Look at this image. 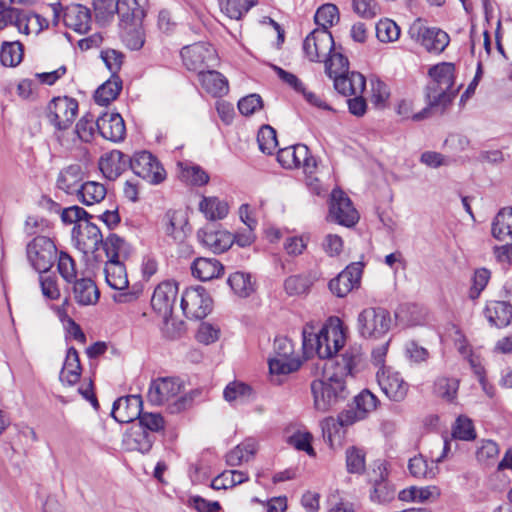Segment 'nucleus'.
<instances>
[{"mask_svg":"<svg viewBox=\"0 0 512 512\" xmlns=\"http://www.w3.org/2000/svg\"><path fill=\"white\" fill-rule=\"evenodd\" d=\"M57 255L58 249L55 243L46 236H36L26 246L27 260L39 274H46L50 271Z\"/></svg>","mask_w":512,"mask_h":512,"instance_id":"nucleus-5","label":"nucleus"},{"mask_svg":"<svg viewBox=\"0 0 512 512\" xmlns=\"http://www.w3.org/2000/svg\"><path fill=\"white\" fill-rule=\"evenodd\" d=\"M177 293L178 286L175 282L171 281L160 283L154 290L151 298V306L165 323H167L172 316Z\"/></svg>","mask_w":512,"mask_h":512,"instance_id":"nucleus-17","label":"nucleus"},{"mask_svg":"<svg viewBox=\"0 0 512 512\" xmlns=\"http://www.w3.org/2000/svg\"><path fill=\"white\" fill-rule=\"evenodd\" d=\"M199 210L209 220H221L228 214L229 207L225 201L217 197H203L199 203Z\"/></svg>","mask_w":512,"mask_h":512,"instance_id":"nucleus-42","label":"nucleus"},{"mask_svg":"<svg viewBox=\"0 0 512 512\" xmlns=\"http://www.w3.org/2000/svg\"><path fill=\"white\" fill-rule=\"evenodd\" d=\"M395 489L384 478L383 473L380 474V479L375 480L374 489L371 493V499L378 502H389L394 499Z\"/></svg>","mask_w":512,"mask_h":512,"instance_id":"nucleus-58","label":"nucleus"},{"mask_svg":"<svg viewBox=\"0 0 512 512\" xmlns=\"http://www.w3.org/2000/svg\"><path fill=\"white\" fill-rule=\"evenodd\" d=\"M392 319L388 310L369 307L358 316V330L364 338H381L389 331Z\"/></svg>","mask_w":512,"mask_h":512,"instance_id":"nucleus-6","label":"nucleus"},{"mask_svg":"<svg viewBox=\"0 0 512 512\" xmlns=\"http://www.w3.org/2000/svg\"><path fill=\"white\" fill-rule=\"evenodd\" d=\"M303 353L307 358L317 355L320 360L335 362L332 360L345 344V334L340 324L323 326L318 333L309 332L304 329L302 332Z\"/></svg>","mask_w":512,"mask_h":512,"instance_id":"nucleus-3","label":"nucleus"},{"mask_svg":"<svg viewBox=\"0 0 512 512\" xmlns=\"http://www.w3.org/2000/svg\"><path fill=\"white\" fill-rule=\"evenodd\" d=\"M148 0H117L116 13L120 24L138 25L146 16Z\"/></svg>","mask_w":512,"mask_h":512,"instance_id":"nucleus-22","label":"nucleus"},{"mask_svg":"<svg viewBox=\"0 0 512 512\" xmlns=\"http://www.w3.org/2000/svg\"><path fill=\"white\" fill-rule=\"evenodd\" d=\"M227 283L236 295L242 298L250 296L255 288L251 281V275L244 272H234L228 277Z\"/></svg>","mask_w":512,"mask_h":512,"instance_id":"nucleus-45","label":"nucleus"},{"mask_svg":"<svg viewBox=\"0 0 512 512\" xmlns=\"http://www.w3.org/2000/svg\"><path fill=\"white\" fill-rule=\"evenodd\" d=\"M275 356L269 360V371L271 374L287 375L297 371L302 362L294 356V345L292 341L284 336L276 337L274 340Z\"/></svg>","mask_w":512,"mask_h":512,"instance_id":"nucleus-7","label":"nucleus"},{"mask_svg":"<svg viewBox=\"0 0 512 512\" xmlns=\"http://www.w3.org/2000/svg\"><path fill=\"white\" fill-rule=\"evenodd\" d=\"M12 13L13 18L10 25L15 26L20 33L29 35L31 33L38 34L42 31V18L38 14L24 9H18L12 11Z\"/></svg>","mask_w":512,"mask_h":512,"instance_id":"nucleus-27","label":"nucleus"},{"mask_svg":"<svg viewBox=\"0 0 512 512\" xmlns=\"http://www.w3.org/2000/svg\"><path fill=\"white\" fill-rule=\"evenodd\" d=\"M377 381L383 393L394 402L403 401L408 393L409 384L392 367H383L377 372Z\"/></svg>","mask_w":512,"mask_h":512,"instance_id":"nucleus-15","label":"nucleus"},{"mask_svg":"<svg viewBox=\"0 0 512 512\" xmlns=\"http://www.w3.org/2000/svg\"><path fill=\"white\" fill-rule=\"evenodd\" d=\"M334 50L335 43L329 30L315 29L303 41V51L311 62H320Z\"/></svg>","mask_w":512,"mask_h":512,"instance_id":"nucleus-13","label":"nucleus"},{"mask_svg":"<svg viewBox=\"0 0 512 512\" xmlns=\"http://www.w3.org/2000/svg\"><path fill=\"white\" fill-rule=\"evenodd\" d=\"M308 153V147L304 144H297L283 149H279L277 153V161L286 169L301 167L303 158Z\"/></svg>","mask_w":512,"mask_h":512,"instance_id":"nucleus-38","label":"nucleus"},{"mask_svg":"<svg viewBox=\"0 0 512 512\" xmlns=\"http://www.w3.org/2000/svg\"><path fill=\"white\" fill-rule=\"evenodd\" d=\"M181 308L187 318L200 320L211 312L212 299L204 287H190L182 294Z\"/></svg>","mask_w":512,"mask_h":512,"instance_id":"nucleus-10","label":"nucleus"},{"mask_svg":"<svg viewBox=\"0 0 512 512\" xmlns=\"http://www.w3.org/2000/svg\"><path fill=\"white\" fill-rule=\"evenodd\" d=\"M130 169L149 184L157 185L166 178V171L161 163L152 153L145 150L134 153Z\"/></svg>","mask_w":512,"mask_h":512,"instance_id":"nucleus-9","label":"nucleus"},{"mask_svg":"<svg viewBox=\"0 0 512 512\" xmlns=\"http://www.w3.org/2000/svg\"><path fill=\"white\" fill-rule=\"evenodd\" d=\"M324 62L325 72L330 78L349 71L348 58L340 52L333 51Z\"/></svg>","mask_w":512,"mask_h":512,"instance_id":"nucleus-54","label":"nucleus"},{"mask_svg":"<svg viewBox=\"0 0 512 512\" xmlns=\"http://www.w3.org/2000/svg\"><path fill=\"white\" fill-rule=\"evenodd\" d=\"M81 364L79 354L74 347H70L67 351L63 368L60 372V380L69 386L78 382L81 376Z\"/></svg>","mask_w":512,"mask_h":512,"instance_id":"nucleus-37","label":"nucleus"},{"mask_svg":"<svg viewBox=\"0 0 512 512\" xmlns=\"http://www.w3.org/2000/svg\"><path fill=\"white\" fill-rule=\"evenodd\" d=\"M335 90L343 96L362 94L366 86L365 77L359 72H345L332 77Z\"/></svg>","mask_w":512,"mask_h":512,"instance_id":"nucleus-25","label":"nucleus"},{"mask_svg":"<svg viewBox=\"0 0 512 512\" xmlns=\"http://www.w3.org/2000/svg\"><path fill=\"white\" fill-rule=\"evenodd\" d=\"M376 36L383 43L393 42L399 38L400 28L392 20H380L376 24Z\"/></svg>","mask_w":512,"mask_h":512,"instance_id":"nucleus-56","label":"nucleus"},{"mask_svg":"<svg viewBox=\"0 0 512 512\" xmlns=\"http://www.w3.org/2000/svg\"><path fill=\"white\" fill-rule=\"evenodd\" d=\"M142 408L140 395L120 397L113 403L111 416L119 423H130L141 416Z\"/></svg>","mask_w":512,"mask_h":512,"instance_id":"nucleus-20","label":"nucleus"},{"mask_svg":"<svg viewBox=\"0 0 512 512\" xmlns=\"http://www.w3.org/2000/svg\"><path fill=\"white\" fill-rule=\"evenodd\" d=\"M192 275L201 281H209L220 277L224 272V266L215 258L200 257L191 265Z\"/></svg>","mask_w":512,"mask_h":512,"instance_id":"nucleus-30","label":"nucleus"},{"mask_svg":"<svg viewBox=\"0 0 512 512\" xmlns=\"http://www.w3.org/2000/svg\"><path fill=\"white\" fill-rule=\"evenodd\" d=\"M137 420H139L138 428H143L149 433L159 432L165 427L164 418L159 413H144L142 411L141 416Z\"/></svg>","mask_w":512,"mask_h":512,"instance_id":"nucleus-62","label":"nucleus"},{"mask_svg":"<svg viewBox=\"0 0 512 512\" xmlns=\"http://www.w3.org/2000/svg\"><path fill=\"white\" fill-rule=\"evenodd\" d=\"M121 90L122 80L119 75L111 76L95 91L94 100L99 105H108L118 97Z\"/></svg>","mask_w":512,"mask_h":512,"instance_id":"nucleus-40","label":"nucleus"},{"mask_svg":"<svg viewBox=\"0 0 512 512\" xmlns=\"http://www.w3.org/2000/svg\"><path fill=\"white\" fill-rule=\"evenodd\" d=\"M23 58V46L19 41L3 42L0 51V62L6 67L17 66Z\"/></svg>","mask_w":512,"mask_h":512,"instance_id":"nucleus-46","label":"nucleus"},{"mask_svg":"<svg viewBox=\"0 0 512 512\" xmlns=\"http://www.w3.org/2000/svg\"><path fill=\"white\" fill-rule=\"evenodd\" d=\"M197 235L201 243L214 253H223L234 243L233 234L225 230H199Z\"/></svg>","mask_w":512,"mask_h":512,"instance_id":"nucleus-26","label":"nucleus"},{"mask_svg":"<svg viewBox=\"0 0 512 512\" xmlns=\"http://www.w3.org/2000/svg\"><path fill=\"white\" fill-rule=\"evenodd\" d=\"M343 246V239L339 235L333 233L325 235L321 243L322 250L329 257L339 256L343 251Z\"/></svg>","mask_w":512,"mask_h":512,"instance_id":"nucleus-64","label":"nucleus"},{"mask_svg":"<svg viewBox=\"0 0 512 512\" xmlns=\"http://www.w3.org/2000/svg\"><path fill=\"white\" fill-rule=\"evenodd\" d=\"M57 270L61 277L67 282L72 283L77 278L76 264L74 259L65 251H58Z\"/></svg>","mask_w":512,"mask_h":512,"instance_id":"nucleus-53","label":"nucleus"},{"mask_svg":"<svg viewBox=\"0 0 512 512\" xmlns=\"http://www.w3.org/2000/svg\"><path fill=\"white\" fill-rule=\"evenodd\" d=\"M165 234L175 242H183L186 238L188 220L181 211L169 210L164 216Z\"/></svg>","mask_w":512,"mask_h":512,"instance_id":"nucleus-34","label":"nucleus"},{"mask_svg":"<svg viewBox=\"0 0 512 512\" xmlns=\"http://www.w3.org/2000/svg\"><path fill=\"white\" fill-rule=\"evenodd\" d=\"M492 234L499 240L512 239V208L502 209L492 223Z\"/></svg>","mask_w":512,"mask_h":512,"instance_id":"nucleus-44","label":"nucleus"},{"mask_svg":"<svg viewBox=\"0 0 512 512\" xmlns=\"http://www.w3.org/2000/svg\"><path fill=\"white\" fill-rule=\"evenodd\" d=\"M257 2V0H219L221 10L235 20H239Z\"/></svg>","mask_w":512,"mask_h":512,"instance_id":"nucleus-47","label":"nucleus"},{"mask_svg":"<svg viewBox=\"0 0 512 512\" xmlns=\"http://www.w3.org/2000/svg\"><path fill=\"white\" fill-rule=\"evenodd\" d=\"M458 388L459 381L455 378L440 377L434 385L435 393L449 402L456 398Z\"/></svg>","mask_w":512,"mask_h":512,"instance_id":"nucleus-55","label":"nucleus"},{"mask_svg":"<svg viewBox=\"0 0 512 512\" xmlns=\"http://www.w3.org/2000/svg\"><path fill=\"white\" fill-rule=\"evenodd\" d=\"M182 178L195 186H202L209 182V175L198 165L180 164Z\"/></svg>","mask_w":512,"mask_h":512,"instance_id":"nucleus-57","label":"nucleus"},{"mask_svg":"<svg viewBox=\"0 0 512 512\" xmlns=\"http://www.w3.org/2000/svg\"><path fill=\"white\" fill-rule=\"evenodd\" d=\"M257 451V440L251 437L247 438L226 454V464L230 467L240 466L243 462L250 461Z\"/></svg>","mask_w":512,"mask_h":512,"instance_id":"nucleus-31","label":"nucleus"},{"mask_svg":"<svg viewBox=\"0 0 512 512\" xmlns=\"http://www.w3.org/2000/svg\"><path fill=\"white\" fill-rule=\"evenodd\" d=\"M488 322L497 328H503L512 320V305L506 301H491L484 310Z\"/></svg>","mask_w":512,"mask_h":512,"instance_id":"nucleus-29","label":"nucleus"},{"mask_svg":"<svg viewBox=\"0 0 512 512\" xmlns=\"http://www.w3.org/2000/svg\"><path fill=\"white\" fill-rule=\"evenodd\" d=\"M98 133L106 140L121 142L126 136V126L122 116L117 112H104L96 119Z\"/></svg>","mask_w":512,"mask_h":512,"instance_id":"nucleus-19","label":"nucleus"},{"mask_svg":"<svg viewBox=\"0 0 512 512\" xmlns=\"http://www.w3.org/2000/svg\"><path fill=\"white\" fill-rule=\"evenodd\" d=\"M490 271L486 268H479L474 272L472 278V286L469 290V298L472 300L477 299L481 292L485 289L490 279Z\"/></svg>","mask_w":512,"mask_h":512,"instance_id":"nucleus-63","label":"nucleus"},{"mask_svg":"<svg viewBox=\"0 0 512 512\" xmlns=\"http://www.w3.org/2000/svg\"><path fill=\"white\" fill-rule=\"evenodd\" d=\"M315 23L320 26V29L329 30L334 25L335 21L339 20V11L334 4H323L319 7L314 16Z\"/></svg>","mask_w":512,"mask_h":512,"instance_id":"nucleus-50","label":"nucleus"},{"mask_svg":"<svg viewBox=\"0 0 512 512\" xmlns=\"http://www.w3.org/2000/svg\"><path fill=\"white\" fill-rule=\"evenodd\" d=\"M379 404V400L368 389L362 390L354 397L353 405L339 413L337 419L332 417L326 418L322 422V431L324 437L332 441V433L336 432L337 425L341 427H348L354 423L364 420L367 416L374 411Z\"/></svg>","mask_w":512,"mask_h":512,"instance_id":"nucleus-4","label":"nucleus"},{"mask_svg":"<svg viewBox=\"0 0 512 512\" xmlns=\"http://www.w3.org/2000/svg\"><path fill=\"white\" fill-rule=\"evenodd\" d=\"M317 279V272L314 271L293 275L285 280L284 287L289 295H299L306 293Z\"/></svg>","mask_w":512,"mask_h":512,"instance_id":"nucleus-41","label":"nucleus"},{"mask_svg":"<svg viewBox=\"0 0 512 512\" xmlns=\"http://www.w3.org/2000/svg\"><path fill=\"white\" fill-rule=\"evenodd\" d=\"M329 215L336 223L352 227L359 220V214L350 198L340 189L331 192Z\"/></svg>","mask_w":512,"mask_h":512,"instance_id":"nucleus-14","label":"nucleus"},{"mask_svg":"<svg viewBox=\"0 0 512 512\" xmlns=\"http://www.w3.org/2000/svg\"><path fill=\"white\" fill-rule=\"evenodd\" d=\"M395 317L403 326H416L424 321L422 309L413 303L401 304L395 311Z\"/></svg>","mask_w":512,"mask_h":512,"instance_id":"nucleus-43","label":"nucleus"},{"mask_svg":"<svg viewBox=\"0 0 512 512\" xmlns=\"http://www.w3.org/2000/svg\"><path fill=\"white\" fill-rule=\"evenodd\" d=\"M96 130V120L92 114L88 113L78 120L74 134L82 142L89 143L93 140Z\"/></svg>","mask_w":512,"mask_h":512,"instance_id":"nucleus-52","label":"nucleus"},{"mask_svg":"<svg viewBox=\"0 0 512 512\" xmlns=\"http://www.w3.org/2000/svg\"><path fill=\"white\" fill-rule=\"evenodd\" d=\"M346 466L349 473H362L365 470L364 451L356 447L348 448L346 450Z\"/></svg>","mask_w":512,"mask_h":512,"instance_id":"nucleus-59","label":"nucleus"},{"mask_svg":"<svg viewBox=\"0 0 512 512\" xmlns=\"http://www.w3.org/2000/svg\"><path fill=\"white\" fill-rule=\"evenodd\" d=\"M72 237L75 247L85 255L95 253L103 242L100 229L89 220L74 226Z\"/></svg>","mask_w":512,"mask_h":512,"instance_id":"nucleus-16","label":"nucleus"},{"mask_svg":"<svg viewBox=\"0 0 512 512\" xmlns=\"http://www.w3.org/2000/svg\"><path fill=\"white\" fill-rule=\"evenodd\" d=\"M180 384L174 378H160L153 381L148 391V400L155 405H161L177 396Z\"/></svg>","mask_w":512,"mask_h":512,"instance_id":"nucleus-23","label":"nucleus"},{"mask_svg":"<svg viewBox=\"0 0 512 512\" xmlns=\"http://www.w3.org/2000/svg\"><path fill=\"white\" fill-rule=\"evenodd\" d=\"M363 264L354 262L349 264L342 272L328 283L329 290L337 297L346 296L353 288L360 284Z\"/></svg>","mask_w":512,"mask_h":512,"instance_id":"nucleus-18","label":"nucleus"},{"mask_svg":"<svg viewBox=\"0 0 512 512\" xmlns=\"http://www.w3.org/2000/svg\"><path fill=\"white\" fill-rule=\"evenodd\" d=\"M184 66L189 71L197 72L198 75L205 71V67L215 61V49L205 42H197L184 46L180 51Z\"/></svg>","mask_w":512,"mask_h":512,"instance_id":"nucleus-12","label":"nucleus"},{"mask_svg":"<svg viewBox=\"0 0 512 512\" xmlns=\"http://www.w3.org/2000/svg\"><path fill=\"white\" fill-rule=\"evenodd\" d=\"M124 446L129 451L147 453L151 450L154 438L143 428H132L124 438Z\"/></svg>","mask_w":512,"mask_h":512,"instance_id":"nucleus-36","label":"nucleus"},{"mask_svg":"<svg viewBox=\"0 0 512 512\" xmlns=\"http://www.w3.org/2000/svg\"><path fill=\"white\" fill-rule=\"evenodd\" d=\"M108 260H120L121 254L128 253L126 241L117 234L110 233L101 243Z\"/></svg>","mask_w":512,"mask_h":512,"instance_id":"nucleus-48","label":"nucleus"},{"mask_svg":"<svg viewBox=\"0 0 512 512\" xmlns=\"http://www.w3.org/2000/svg\"><path fill=\"white\" fill-rule=\"evenodd\" d=\"M120 27L123 30L122 39L129 49L139 50L143 47L145 39L142 23H139L138 25L123 23L120 24Z\"/></svg>","mask_w":512,"mask_h":512,"instance_id":"nucleus-49","label":"nucleus"},{"mask_svg":"<svg viewBox=\"0 0 512 512\" xmlns=\"http://www.w3.org/2000/svg\"><path fill=\"white\" fill-rule=\"evenodd\" d=\"M84 172L79 164H72L63 168L57 178L56 185L67 194H77L83 184Z\"/></svg>","mask_w":512,"mask_h":512,"instance_id":"nucleus-28","label":"nucleus"},{"mask_svg":"<svg viewBox=\"0 0 512 512\" xmlns=\"http://www.w3.org/2000/svg\"><path fill=\"white\" fill-rule=\"evenodd\" d=\"M71 284H73L72 291L74 299L79 305H92L97 303L100 292L90 278H76Z\"/></svg>","mask_w":512,"mask_h":512,"instance_id":"nucleus-32","label":"nucleus"},{"mask_svg":"<svg viewBox=\"0 0 512 512\" xmlns=\"http://www.w3.org/2000/svg\"><path fill=\"white\" fill-rule=\"evenodd\" d=\"M410 37L421 44L428 52L439 54L450 42L449 35L439 28L426 27L420 19L412 23L408 31Z\"/></svg>","mask_w":512,"mask_h":512,"instance_id":"nucleus-8","label":"nucleus"},{"mask_svg":"<svg viewBox=\"0 0 512 512\" xmlns=\"http://www.w3.org/2000/svg\"><path fill=\"white\" fill-rule=\"evenodd\" d=\"M252 389L250 386L242 382H231L224 389V399L228 402L236 400H245L250 397Z\"/></svg>","mask_w":512,"mask_h":512,"instance_id":"nucleus-60","label":"nucleus"},{"mask_svg":"<svg viewBox=\"0 0 512 512\" xmlns=\"http://www.w3.org/2000/svg\"><path fill=\"white\" fill-rule=\"evenodd\" d=\"M78 112V102L70 97H55L47 107V118L58 131L68 129Z\"/></svg>","mask_w":512,"mask_h":512,"instance_id":"nucleus-11","label":"nucleus"},{"mask_svg":"<svg viewBox=\"0 0 512 512\" xmlns=\"http://www.w3.org/2000/svg\"><path fill=\"white\" fill-rule=\"evenodd\" d=\"M107 194L106 187L95 181L84 182L77 192L78 200L86 206L100 203Z\"/></svg>","mask_w":512,"mask_h":512,"instance_id":"nucleus-39","label":"nucleus"},{"mask_svg":"<svg viewBox=\"0 0 512 512\" xmlns=\"http://www.w3.org/2000/svg\"><path fill=\"white\" fill-rule=\"evenodd\" d=\"M452 435L456 439L465 441L475 439L476 433L472 421L466 417H458L453 427Z\"/></svg>","mask_w":512,"mask_h":512,"instance_id":"nucleus-61","label":"nucleus"},{"mask_svg":"<svg viewBox=\"0 0 512 512\" xmlns=\"http://www.w3.org/2000/svg\"><path fill=\"white\" fill-rule=\"evenodd\" d=\"M106 283L115 290H126L129 285L127 272L121 260H107L104 267Z\"/></svg>","mask_w":512,"mask_h":512,"instance_id":"nucleus-35","label":"nucleus"},{"mask_svg":"<svg viewBox=\"0 0 512 512\" xmlns=\"http://www.w3.org/2000/svg\"><path fill=\"white\" fill-rule=\"evenodd\" d=\"M257 142L263 153L271 155L278 146L276 130L267 124L261 126L258 131Z\"/></svg>","mask_w":512,"mask_h":512,"instance_id":"nucleus-51","label":"nucleus"},{"mask_svg":"<svg viewBox=\"0 0 512 512\" xmlns=\"http://www.w3.org/2000/svg\"><path fill=\"white\" fill-rule=\"evenodd\" d=\"M131 165V157L120 150H112L99 160V169L108 180H116Z\"/></svg>","mask_w":512,"mask_h":512,"instance_id":"nucleus-21","label":"nucleus"},{"mask_svg":"<svg viewBox=\"0 0 512 512\" xmlns=\"http://www.w3.org/2000/svg\"><path fill=\"white\" fill-rule=\"evenodd\" d=\"M429 80L425 86V99L427 107L416 113L413 119L422 120L430 109L436 108L443 112L456 97L459 88L454 89L455 65L450 62H441L428 70Z\"/></svg>","mask_w":512,"mask_h":512,"instance_id":"nucleus-2","label":"nucleus"},{"mask_svg":"<svg viewBox=\"0 0 512 512\" xmlns=\"http://www.w3.org/2000/svg\"><path fill=\"white\" fill-rule=\"evenodd\" d=\"M198 77L202 88L214 97H221L229 91L228 80L216 70L203 71Z\"/></svg>","mask_w":512,"mask_h":512,"instance_id":"nucleus-33","label":"nucleus"},{"mask_svg":"<svg viewBox=\"0 0 512 512\" xmlns=\"http://www.w3.org/2000/svg\"><path fill=\"white\" fill-rule=\"evenodd\" d=\"M63 21L68 28L80 34H85L91 27V12L84 5L72 4L66 7Z\"/></svg>","mask_w":512,"mask_h":512,"instance_id":"nucleus-24","label":"nucleus"},{"mask_svg":"<svg viewBox=\"0 0 512 512\" xmlns=\"http://www.w3.org/2000/svg\"><path fill=\"white\" fill-rule=\"evenodd\" d=\"M363 360L360 346H350L335 362H325L322 366V376L311 383L314 406L320 412H327L340 401L347 398L348 391L345 377L353 375Z\"/></svg>","mask_w":512,"mask_h":512,"instance_id":"nucleus-1","label":"nucleus"}]
</instances>
